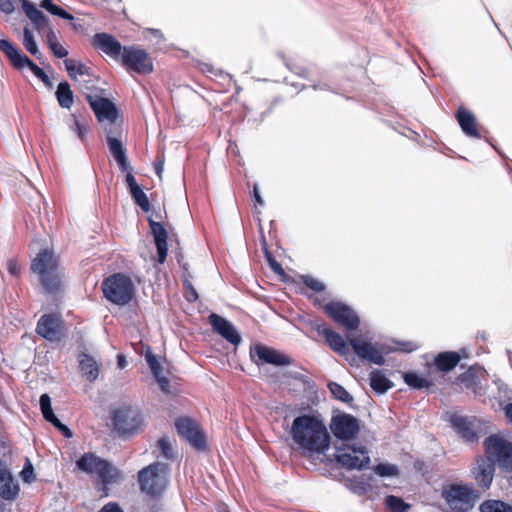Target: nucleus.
Segmentation results:
<instances>
[{"mask_svg":"<svg viewBox=\"0 0 512 512\" xmlns=\"http://www.w3.org/2000/svg\"><path fill=\"white\" fill-rule=\"evenodd\" d=\"M289 434L294 443L309 455L322 454L326 458V463L333 462V458L326 455L331 438L324 422L318 416L302 414L295 417Z\"/></svg>","mask_w":512,"mask_h":512,"instance_id":"nucleus-1","label":"nucleus"},{"mask_svg":"<svg viewBox=\"0 0 512 512\" xmlns=\"http://www.w3.org/2000/svg\"><path fill=\"white\" fill-rule=\"evenodd\" d=\"M441 498L452 512H469L481 498V492L472 484L450 483L443 485Z\"/></svg>","mask_w":512,"mask_h":512,"instance_id":"nucleus-2","label":"nucleus"},{"mask_svg":"<svg viewBox=\"0 0 512 512\" xmlns=\"http://www.w3.org/2000/svg\"><path fill=\"white\" fill-rule=\"evenodd\" d=\"M76 467L87 474H96L103 485V492L108 496L107 486L117 483L122 478V472L109 461L94 453H84L77 461Z\"/></svg>","mask_w":512,"mask_h":512,"instance_id":"nucleus-3","label":"nucleus"},{"mask_svg":"<svg viewBox=\"0 0 512 512\" xmlns=\"http://www.w3.org/2000/svg\"><path fill=\"white\" fill-rule=\"evenodd\" d=\"M168 473V465L158 461L141 469L137 474L141 492L150 497L160 496L167 487Z\"/></svg>","mask_w":512,"mask_h":512,"instance_id":"nucleus-4","label":"nucleus"},{"mask_svg":"<svg viewBox=\"0 0 512 512\" xmlns=\"http://www.w3.org/2000/svg\"><path fill=\"white\" fill-rule=\"evenodd\" d=\"M101 289L105 298L118 306L127 305L135 295L132 280L122 273H115L105 278Z\"/></svg>","mask_w":512,"mask_h":512,"instance_id":"nucleus-5","label":"nucleus"},{"mask_svg":"<svg viewBox=\"0 0 512 512\" xmlns=\"http://www.w3.org/2000/svg\"><path fill=\"white\" fill-rule=\"evenodd\" d=\"M334 460L347 470H363L369 467L370 457L368 449L362 444L343 442L335 447Z\"/></svg>","mask_w":512,"mask_h":512,"instance_id":"nucleus-6","label":"nucleus"},{"mask_svg":"<svg viewBox=\"0 0 512 512\" xmlns=\"http://www.w3.org/2000/svg\"><path fill=\"white\" fill-rule=\"evenodd\" d=\"M112 423L115 432L122 437L139 434L144 422L140 410L132 406H121L112 413Z\"/></svg>","mask_w":512,"mask_h":512,"instance_id":"nucleus-7","label":"nucleus"},{"mask_svg":"<svg viewBox=\"0 0 512 512\" xmlns=\"http://www.w3.org/2000/svg\"><path fill=\"white\" fill-rule=\"evenodd\" d=\"M484 458H488L494 465L498 464L502 471H512V442L504 437L492 434L484 442Z\"/></svg>","mask_w":512,"mask_h":512,"instance_id":"nucleus-8","label":"nucleus"},{"mask_svg":"<svg viewBox=\"0 0 512 512\" xmlns=\"http://www.w3.org/2000/svg\"><path fill=\"white\" fill-rule=\"evenodd\" d=\"M0 51H2L16 69L28 67L31 72L41 80L47 88H52L53 83L43 69L37 66L26 54L8 39L0 40Z\"/></svg>","mask_w":512,"mask_h":512,"instance_id":"nucleus-9","label":"nucleus"},{"mask_svg":"<svg viewBox=\"0 0 512 512\" xmlns=\"http://www.w3.org/2000/svg\"><path fill=\"white\" fill-rule=\"evenodd\" d=\"M450 426L467 443L477 442L481 430V421L476 417L453 413L449 417Z\"/></svg>","mask_w":512,"mask_h":512,"instance_id":"nucleus-10","label":"nucleus"},{"mask_svg":"<svg viewBox=\"0 0 512 512\" xmlns=\"http://www.w3.org/2000/svg\"><path fill=\"white\" fill-rule=\"evenodd\" d=\"M36 333L49 342H60L65 338L64 322L58 314H43L36 325Z\"/></svg>","mask_w":512,"mask_h":512,"instance_id":"nucleus-11","label":"nucleus"},{"mask_svg":"<svg viewBox=\"0 0 512 512\" xmlns=\"http://www.w3.org/2000/svg\"><path fill=\"white\" fill-rule=\"evenodd\" d=\"M175 428L181 438L198 451L206 449V438L196 421L190 417H180L175 421Z\"/></svg>","mask_w":512,"mask_h":512,"instance_id":"nucleus-12","label":"nucleus"},{"mask_svg":"<svg viewBox=\"0 0 512 512\" xmlns=\"http://www.w3.org/2000/svg\"><path fill=\"white\" fill-rule=\"evenodd\" d=\"M325 313L336 323L349 331L358 329L360 318L356 312L342 302H329L324 306Z\"/></svg>","mask_w":512,"mask_h":512,"instance_id":"nucleus-13","label":"nucleus"},{"mask_svg":"<svg viewBox=\"0 0 512 512\" xmlns=\"http://www.w3.org/2000/svg\"><path fill=\"white\" fill-rule=\"evenodd\" d=\"M106 134V142L111 155L116 161L121 171H127L130 169L128 162L126 149L123 146L122 141L119 139L122 128L119 123H112L110 127H104Z\"/></svg>","mask_w":512,"mask_h":512,"instance_id":"nucleus-14","label":"nucleus"},{"mask_svg":"<svg viewBox=\"0 0 512 512\" xmlns=\"http://www.w3.org/2000/svg\"><path fill=\"white\" fill-rule=\"evenodd\" d=\"M122 62L128 70L138 74H149L153 71L152 60L143 49L124 47Z\"/></svg>","mask_w":512,"mask_h":512,"instance_id":"nucleus-15","label":"nucleus"},{"mask_svg":"<svg viewBox=\"0 0 512 512\" xmlns=\"http://www.w3.org/2000/svg\"><path fill=\"white\" fill-rule=\"evenodd\" d=\"M330 429L337 439L346 442L358 434L359 423L353 415L342 413L332 417Z\"/></svg>","mask_w":512,"mask_h":512,"instance_id":"nucleus-16","label":"nucleus"},{"mask_svg":"<svg viewBox=\"0 0 512 512\" xmlns=\"http://www.w3.org/2000/svg\"><path fill=\"white\" fill-rule=\"evenodd\" d=\"M87 99L98 121H108L105 127H110L112 123H118L116 121L118 110L112 101L104 97H93L90 95L87 96Z\"/></svg>","mask_w":512,"mask_h":512,"instance_id":"nucleus-17","label":"nucleus"},{"mask_svg":"<svg viewBox=\"0 0 512 512\" xmlns=\"http://www.w3.org/2000/svg\"><path fill=\"white\" fill-rule=\"evenodd\" d=\"M251 358L258 357L262 364H271L277 367L287 366L292 363L291 358L271 347L263 344H256L250 350Z\"/></svg>","mask_w":512,"mask_h":512,"instance_id":"nucleus-18","label":"nucleus"},{"mask_svg":"<svg viewBox=\"0 0 512 512\" xmlns=\"http://www.w3.org/2000/svg\"><path fill=\"white\" fill-rule=\"evenodd\" d=\"M495 470L496 465L491 460L480 457L477 459L476 465L471 469V475L480 489L488 490L492 485Z\"/></svg>","mask_w":512,"mask_h":512,"instance_id":"nucleus-19","label":"nucleus"},{"mask_svg":"<svg viewBox=\"0 0 512 512\" xmlns=\"http://www.w3.org/2000/svg\"><path fill=\"white\" fill-rule=\"evenodd\" d=\"M347 339L349 345L352 347L353 351L359 358L376 365H383L385 363L382 351L379 350L376 346L369 342L360 341L355 337L348 336Z\"/></svg>","mask_w":512,"mask_h":512,"instance_id":"nucleus-20","label":"nucleus"},{"mask_svg":"<svg viewBox=\"0 0 512 512\" xmlns=\"http://www.w3.org/2000/svg\"><path fill=\"white\" fill-rule=\"evenodd\" d=\"M31 271L38 276L56 271L59 267V257L51 249H43L37 253L36 257L31 261Z\"/></svg>","mask_w":512,"mask_h":512,"instance_id":"nucleus-21","label":"nucleus"},{"mask_svg":"<svg viewBox=\"0 0 512 512\" xmlns=\"http://www.w3.org/2000/svg\"><path fill=\"white\" fill-rule=\"evenodd\" d=\"M209 323L217 334L223 337L229 343L237 346L241 343V336L234 325L227 319L212 313L208 317Z\"/></svg>","mask_w":512,"mask_h":512,"instance_id":"nucleus-22","label":"nucleus"},{"mask_svg":"<svg viewBox=\"0 0 512 512\" xmlns=\"http://www.w3.org/2000/svg\"><path fill=\"white\" fill-rule=\"evenodd\" d=\"M40 284L46 294L59 295L65 289V274L61 269L45 273L39 276Z\"/></svg>","mask_w":512,"mask_h":512,"instance_id":"nucleus-23","label":"nucleus"},{"mask_svg":"<svg viewBox=\"0 0 512 512\" xmlns=\"http://www.w3.org/2000/svg\"><path fill=\"white\" fill-rule=\"evenodd\" d=\"M148 223L157 250V260L160 264H163L166 261L168 252L167 230L161 223L154 221L152 218H148Z\"/></svg>","mask_w":512,"mask_h":512,"instance_id":"nucleus-24","label":"nucleus"},{"mask_svg":"<svg viewBox=\"0 0 512 512\" xmlns=\"http://www.w3.org/2000/svg\"><path fill=\"white\" fill-rule=\"evenodd\" d=\"M93 46L112 58L122 56L124 48L114 36L104 32L93 36Z\"/></svg>","mask_w":512,"mask_h":512,"instance_id":"nucleus-25","label":"nucleus"},{"mask_svg":"<svg viewBox=\"0 0 512 512\" xmlns=\"http://www.w3.org/2000/svg\"><path fill=\"white\" fill-rule=\"evenodd\" d=\"M39 404L43 418L58 429L64 437L71 438L73 436L71 429L63 424L54 414L50 396L48 394H42L40 396Z\"/></svg>","mask_w":512,"mask_h":512,"instance_id":"nucleus-26","label":"nucleus"},{"mask_svg":"<svg viewBox=\"0 0 512 512\" xmlns=\"http://www.w3.org/2000/svg\"><path fill=\"white\" fill-rule=\"evenodd\" d=\"M456 119L463 131L468 137L481 138L476 126V118L472 112L460 107L456 112Z\"/></svg>","mask_w":512,"mask_h":512,"instance_id":"nucleus-27","label":"nucleus"},{"mask_svg":"<svg viewBox=\"0 0 512 512\" xmlns=\"http://www.w3.org/2000/svg\"><path fill=\"white\" fill-rule=\"evenodd\" d=\"M22 9L26 16L33 23L35 29L39 32L44 31L48 27V18L39 10L35 4L28 0H21Z\"/></svg>","mask_w":512,"mask_h":512,"instance_id":"nucleus-28","label":"nucleus"},{"mask_svg":"<svg viewBox=\"0 0 512 512\" xmlns=\"http://www.w3.org/2000/svg\"><path fill=\"white\" fill-rule=\"evenodd\" d=\"M79 368L82 375L89 381L94 382L97 380L100 368L96 360L87 353L79 355Z\"/></svg>","mask_w":512,"mask_h":512,"instance_id":"nucleus-29","label":"nucleus"},{"mask_svg":"<svg viewBox=\"0 0 512 512\" xmlns=\"http://www.w3.org/2000/svg\"><path fill=\"white\" fill-rule=\"evenodd\" d=\"M319 332L325 337L327 344L332 350L341 355L348 353L349 346L339 333L327 327H324L322 330L319 329Z\"/></svg>","mask_w":512,"mask_h":512,"instance_id":"nucleus-30","label":"nucleus"},{"mask_svg":"<svg viewBox=\"0 0 512 512\" xmlns=\"http://www.w3.org/2000/svg\"><path fill=\"white\" fill-rule=\"evenodd\" d=\"M481 370V368L470 367L458 377V381L466 389L473 391L475 394H480L481 386L478 372Z\"/></svg>","mask_w":512,"mask_h":512,"instance_id":"nucleus-31","label":"nucleus"},{"mask_svg":"<svg viewBox=\"0 0 512 512\" xmlns=\"http://www.w3.org/2000/svg\"><path fill=\"white\" fill-rule=\"evenodd\" d=\"M460 361V355L457 352H441L434 360L438 370L448 372L454 369Z\"/></svg>","mask_w":512,"mask_h":512,"instance_id":"nucleus-32","label":"nucleus"},{"mask_svg":"<svg viewBox=\"0 0 512 512\" xmlns=\"http://www.w3.org/2000/svg\"><path fill=\"white\" fill-rule=\"evenodd\" d=\"M369 376L370 386L378 394L387 392L393 386V383L381 370H373Z\"/></svg>","mask_w":512,"mask_h":512,"instance_id":"nucleus-33","label":"nucleus"},{"mask_svg":"<svg viewBox=\"0 0 512 512\" xmlns=\"http://www.w3.org/2000/svg\"><path fill=\"white\" fill-rule=\"evenodd\" d=\"M55 95L62 108H71L74 102V95L67 81H62L58 84Z\"/></svg>","mask_w":512,"mask_h":512,"instance_id":"nucleus-34","label":"nucleus"},{"mask_svg":"<svg viewBox=\"0 0 512 512\" xmlns=\"http://www.w3.org/2000/svg\"><path fill=\"white\" fill-rule=\"evenodd\" d=\"M64 64L69 77L73 80H75L78 75L90 77L93 74L92 69L82 62L73 59H65Z\"/></svg>","mask_w":512,"mask_h":512,"instance_id":"nucleus-35","label":"nucleus"},{"mask_svg":"<svg viewBox=\"0 0 512 512\" xmlns=\"http://www.w3.org/2000/svg\"><path fill=\"white\" fill-rule=\"evenodd\" d=\"M480 512H512V505L502 500L488 499L479 506Z\"/></svg>","mask_w":512,"mask_h":512,"instance_id":"nucleus-36","label":"nucleus"},{"mask_svg":"<svg viewBox=\"0 0 512 512\" xmlns=\"http://www.w3.org/2000/svg\"><path fill=\"white\" fill-rule=\"evenodd\" d=\"M19 485L14 482L11 476L9 480L0 483V496L4 500L13 501L19 494Z\"/></svg>","mask_w":512,"mask_h":512,"instance_id":"nucleus-37","label":"nucleus"},{"mask_svg":"<svg viewBox=\"0 0 512 512\" xmlns=\"http://www.w3.org/2000/svg\"><path fill=\"white\" fill-rule=\"evenodd\" d=\"M40 6L47 10L52 15L58 16L65 20H73L74 17L72 14L65 11L62 7L55 4L52 0H42Z\"/></svg>","mask_w":512,"mask_h":512,"instance_id":"nucleus-38","label":"nucleus"},{"mask_svg":"<svg viewBox=\"0 0 512 512\" xmlns=\"http://www.w3.org/2000/svg\"><path fill=\"white\" fill-rule=\"evenodd\" d=\"M23 45L30 54L35 56L37 59L41 58L42 53L38 49L32 32L27 27H25L23 30Z\"/></svg>","mask_w":512,"mask_h":512,"instance_id":"nucleus-39","label":"nucleus"},{"mask_svg":"<svg viewBox=\"0 0 512 512\" xmlns=\"http://www.w3.org/2000/svg\"><path fill=\"white\" fill-rule=\"evenodd\" d=\"M404 382L413 389H422V388H428L430 386V382L420 377L415 372H406L403 375Z\"/></svg>","mask_w":512,"mask_h":512,"instance_id":"nucleus-40","label":"nucleus"},{"mask_svg":"<svg viewBox=\"0 0 512 512\" xmlns=\"http://www.w3.org/2000/svg\"><path fill=\"white\" fill-rule=\"evenodd\" d=\"M328 388L333 397L343 403H350L353 401L352 395L340 384L330 382Z\"/></svg>","mask_w":512,"mask_h":512,"instance_id":"nucleus-41","label":"nucleus"},{"mask_svg":"<svg viewBox=\"0 0 512 512\" xmlns=\"http://www.w3.org/2000/svg\"><path fill=\"white\" fill-rule=\"evenodd\" d=\"M73 123L70 125V129L77 135L80 141L84 142L88 132L87 121L80 119L76 114H72Z\"/></svg>","mask_w":512,"mask_h":512,"instance_id":"nucleus-42","label":"nucleus"},{"mask_svg":"<svg viewBox=\"0 0 512 512\" xmlns=\"http://www.w3.org/2000/svg\"><path fill=\"white\" fill-rule=\"evenodd\" d=\"M385 503L392 512H408L410 509V505L408 503L404 502L402 498L394 495L387 496Z\"/></svg>","mask_w":512,"mask_h":512,"instance_id":"nucleus-43","label":"nucleus"},{"mask_svg":"<svg viewBox=\"0 0 512 512\" xmlns=\"http://www.w3.org/2000/svg\"><path fill=\"white\" fill-rule=\"evenodd\" d=\"M129 193H130L134 203L136 205H138L144 212L150 211L151 206H150L149 199L141 187H138V188L130 191Z\"/></svg>","mask_w":512,"mask_h":512,"instance_id":"nucleus-44","label":"nucleus"},{"mask_svg":"<svg viewBox=\"0 0 512 512\" xmlns=\"http://www.w3.org/2000/svg\"><path fill=\"white\" fill-rule=\"evenodd\" d=\"M373 471L380 477H395L400 473L398 466L390 463H379L373 467Z\"/></svg>","mask_w":512,"mask_h":512,"instance_id":"nucleus-45","label":"nucleus"},{"mask_svg":"<svg viewBox=\"0 0 512 512\" xmlns=\"http://www.w3.org/2000/svg\"><path fill=\"white\" fill-rule=\"evenodd\" d=\"M157 447H158L160 454L163 458H165L167 460L174 459L173 449L171 447L170 440L167 436H163L158 439Z\"/></svg>","mask_w":512,"mask_h":512,"instance_id":"nucleus-46","label":"nucleus"},{"mask_svg":"<svg viewBox=\"0 0 512 512\" xmlns=\"http://www.w3.org/2000/svg\"><path fill=\"white\" fill-rule=\"evenodd\" d=\"M145 359L153 376H157L158 374L162 373L161 364L157 360L156 356L150 350L146 351Z\"/></svg>","mask_w":512,"mask_h":512,"instance_id":"nucleus-47","label":"nucleus"},{"mask_svg":"<svg viewBox=\"0 0 512 512\" xmlns=\"http://www.w3.org/2000/svg\"><path fill=\"white\" fill-rule=\"evenodd\" d=\"M303 284L314 292H322L325 290V285L319 280L315 279L312 276L304 275L302 276Z\"/></svg>","mask_w":512,"mask_h":512,"instance_id":"nucleus-48","label":"nucleus"},{"mask_svg":"<svg viewBox=\"0 0 512 512\" xmlns=\"http://www.w3.org/2000/svg\"><path fill=\"white\" fill-rule=\"evenodd\" d=\"M49 48L57 58H64L68 55V51L58 42L50 43Z\"/></svg>","mask_w":512,"mask_h":512,"instance_id":"nucleus-49","label":"nucleus"},{"mask_svg":"<svg viewBox=\"0 0 512 512\" xmlns=\"http://www.w3.org/2000/svg\"><path fill=\"white\" fill-rule=\"evenodd\" d=\"M157 383L159 384L161 390L165 393L169 392L170 387V381L167 377L163 375V373L158 374L157 376H154Z\"/></svg>","mask_w":512,"mask_h":512,"instance_id":"nucleus-50","label":"nucleus"},{"mask_svg":"<svg viewBox=\"0 0 512 512\" xmlns=\"http://www.w3.org/2000/svg\"><path fill=\"white\" fill-rule=\"evenodd\" d=\"M132 168L130 167V169H128L126 172V184H127V187H128V190L129 192L140 187L138 185V183L136 182V179L135 177L133 176L132 172H131Z\"/></svg>","mask_w":512,"mask_h":512,"instance_id":"nucleus-51","label":"nucleus"},{"mask_svg":"<svg viewBox=\"0 0 512 512\" xmlns=\"http://www.w3.org/2000/svg\"><path fill=\"white\" fill-rule=\"evenodd\" d=\"M11 476L12 474L6 464L0 459V483L9 480Z\"/></svg>","mask_w":512,"mask_h":512,"instance_id":"nucleus-52","label":"nucleus"},{"mask_svg":"<svg viewBox=\"0 0 512 512\" xmlns=\"http://www.w3.org/2000/svg\"><path fill=\"white\" fill-rule=\"evenodd\" d=\"M14 5L11 0H0V11L5 14H11L14 11Z\"/></svg>","mask_w":512,"mask_h":512,"instance_id":"nucleus-53","label":"nucleus"},{"mask_svg":"<svg viewBox=\"0 0 512 512\" xmlns=\"http://www.w3.org/2000/svg\"><path fill=\"white\" fill-rule=\"evenodd\" d=\"M7 270L13 276H18L20 274V266L15 260H9L7 262Z\"/></svg>","mask_w":512,"mask_h":512,"instance_id":"nucleus-54","label":"nucleus"},{"mask_svg":"<svg viewBox=\"0 0 512 512\" xmlns=\"http://www.w3.org/2000/svg\"><path fill=\"white\" fill-rule=\"evenodd\" d=\"M99 512H123L119 504L115 502H109L105 504Z\"/></svg>","mask_w":512,"mask_h":512,"instance_id":"nucleus-55","label":"nucleus"},{"mask_svg":"<svg viewBox=\"0 0 512 512\" xmlns=\"http://www.w3.org/2000/svg\"><path fill=\"white\" fill-rule=\"evenodd\" d=\"M352 490L355 492H366L367 484L361 479L355 480L352 485Z\"/></svg>","mask_w":512,"mask_h":512,"instance_id":"nucleus-56","label":"nucleus"},{"mask_svg":"<svg viewBox=\"0 0 512 512\" xmlns=\"http://www.w3.org/2000/svg\"><path fill=\"white\" fill-rule=\"evenodd\" d=\"M33 471H34V469H33L32 465H31V463L28 462V464L25 465L23 470H22V476H23L24 481L30 482L29 476L33 475Z\"/></svg>","mask_w":512,"mask_h":512,"instance_id":"nucleus-57","label":"nucleus"},{"mask_svg":"<svg viewBox=\"0 0 512 512\" xmlns=\"http://www.w3.org/2000/svg\"><path fill=\"white\" fill-rule=\"evenodd\" d=\"M253 198H254L255 202L258 203L259 205H261V206L264 205V200L260 194L258 184H254V186H253Z\"/></svg>","mask_w":512,"mask_h":512,"instance_id":"nucleus-58","label":"nucleus"},{"mask_svg":"<svg viewBox=\"0 0 512 512\" xmlns=\"http://www.w3.org/2000/svg\"><path fill=\"white\" fill-rule=\"evenodd\" d=\"M186 299L190 302L197 300L198 294L191 284H188V290L186 291Z\"/></svg>","mask_w":512,"mask_h":512,"instance_id":"nucleus-59","label":"nucleus"},{"mask_svg":"<svg viewBox=\"0 0 512 512\" xmlns=\"http://www.w3.org/2000/svg\"><path fill=\"white\" fill-rule=\"evenodd\" d=\"M269 266L272 269V271L275 272L276 274H284V269L282 268L281 264L276 260H273V262H271Z\"/></svg>","mask_w":512,"mask_h":512,"instance_id":"nucleus-60","label":"nucleus"},{"mask_svg":"<svg viewBox=\"0 0 512 512\" xmlns=\"http://www.w3.org/2000/svg\"><path fill=\"white\" fill-rule=\"evenodd\" d=\"M199 69L203 73H211V74L215 73L214 67L211 64H208V63H204V62L199 63Z\"/></svg>","mask_w":512,"mask_h":512,"instance_id":"nucleus-61","label":"nucleus"},{"mask_svg":"<svg viewBox=\"0 0 512 512\" xmlns=\"http://www.w3.org/2000/svg\"><path fill=\"white\" fill-rule=\"evenodd\" d=\"M416 349V345L412 342H403L401 343V348L400 350L401 351H404V352H412Z\"/></svg>","mask_w":512,"mask_h":512,"instance_id":"nucleus-62","label":"nucleus"},{"mask_svg":"<svg viewBox=\"0 0 512 512\" xmlns=\"http://www.w3.org/2000/svg\"><path fill=\"white\" fill-rule=\"evenodd\" d=\"M117 366L120 369H124L127 366V360L123 354L117 355Z\"/></svg>","mask_w":512,"mask_h":512,"instance_id":"nucleus-63","label":"nucleus"},{"mask_svg":"<svg viewBox=\"0 0 512 512\" xmlns=\"http://www.w3.org/2000/svg\"><path fill=\"white\" fill-rule=\"evenodd\" d=\"M504 412L506 417L512 422V403H508L505 408Z\"/></svg>","mask_w":512,"mask_h":512,"instance_id":"nucleus-64","label":"nucleus"}]
</instances>
